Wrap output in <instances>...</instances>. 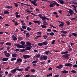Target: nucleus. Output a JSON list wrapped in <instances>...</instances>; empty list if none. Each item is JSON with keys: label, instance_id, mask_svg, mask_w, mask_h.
<instances>
[{"label": "nucleus", "instance_id": "obj_1", "mask_svg": "<svg viewBox=\"0 0 77 77\" xmlns=\"http://www.w3.org/2000/svg\"><path fill=\"white\" fill-rule=\"evenodd\" d=\"M3 53L4 54H5V55L6 57H8L10 56V54L7 53V51H4Z\"/></svg>", "mask_w": 77, "mask_h": 77}, {"label": "nucleus", "instance_id": "obj_2", "mask_svg": "<svg viewBox=\"0 0 77 77\" xmlns=\"http://www.w3.org/2000/svg\"><path fill=\"white\" fill-rule=\"evenodd\" d=\"M70 55L69 54H66L65 55H63L62 56V57H64V58H65L66 59H69V57L68 56H69Z\"/></svg>", "mask_w": 77, "mask_h": 77}, {"label": "nucleus", "instance_id": "obj_3", "mask_svg": "<svg viewBox=\"0 0 77 77\" xmlns=\"http://www.w3.org/2000/svg\"><path fill=\"white\" fill-rule=\"evenodd\" d=\"M33 0V1H34L30 0V1L31 3H32L33 5H34V6H37V4H36V0Z\"/></svg>", "mask_w": 77, "mask_h": 77}, {"label": "nucleus", "instance_id": "obj_4", "mask_svg": "<svg viewBox=\"0 0 77 77\" xmlns=\"http://www.w3.org/2000/svg\"><path fill=\"white\" fill-rule=\"evenodd\" d=\"M16 45L17 47V48H24V46L23 45Z\"/></svg>", "mask_w": 77, "mask_h": 77}, {"label": "nucleus", "instance_id": "obj_5", "mask_svg": "<svg viewBox=\"0 0 77 77\" xmlns=\"http://www.w3.org/2000/svg\"><path fill=\"white\" fill-rule=\"evenodd\" d=\"M65 66H69V67H71V66H72V64L70 63H66L65 64Z\"/></svg>", "mask_w": 77, "mask_h": 77}, {"label": "nucleus", "instance_id": "obj_6", "mask_svg": "<svg viewBox=\"0 0 77 77\" xmlns=\"http://www.w3.org/2000/svg\"><path fill=\"white\" fill-rule=\"evenodd\" d=\"M23 57L24 59H28V58H29L30 57V56L27 55H23Z\"/></svg>", "mask_w": 77, "mask_h": 77}, {"label": "nucleus", "instance_id": "obj_7", "mask_svg": "<svg viewBox=\"0 0 77 77\" xmlns=\"http://www.w3.org/2000/svg\"><path fill=\"white\" fill-rule=\"evenodd\" d=\"M32 45L28 46V47H26V50H31V48H32Z\"/></svg>", "mask_w": 77, "mask_h": 77}, {"label": "nucleus", "instance_id": "obj_8", "mask_svg": "<svg viewBox=\"0 0 77 77\" xmlns=\"http://www.w3.org/2000/svg\"><path fill=\"white\" fill-rule=\"evenodd\" d=\"M16 69V70H17V71H22L23 70V69H19V67H18L16 68V69Z\"/></svg>", "mask_w": 77, "mask_h": 77}, {"label": "nucleus", "instance_id": "obj_9", "mask_svg": "<svg viewBox=\"0 0 77 77\" xmlns=\"http://www.w3.org/2000/svg\"><path fill=\"white\" fill-rule=\"evenodd\" d=\"M61 24H60L59 25L60 27L61 28L63 27V26L64 25V23L61 22Z\"/></svg>", "mask_w": 77, "mask_h": 77}, {"label": "nucleus", "instance_id": "obj_10", "mask_svg": "<svg viewBox=\"0 0 77 77\" xmlns=\"http://www.w3.org/2000/svg\"><path fill=\"white\" fill-rule=\"evenodd\" d=\"M56 68H57L58 69H61V68H63V65H60L57 66Z\"/></svg>", "mask_w": 77, "mask_h": 77}, {"label": "nucleus", "instance_id": "obj_11", "mask_svg": "<svg viewBox=\"0 0 77 77\" xmlns=\"http://www.w3.org/2000/svg\"><path fill=\"white\" fill-rule=\"evenodd\" d=\"M17 62H16V63H18L19 62H22V59H21L20 58H19L17 60Z\"/></svg>", "mask_w": 77, "mask_h": 77}, {"label": "nucleus", "instance_id": "obj_12", "mask_svg": "<svg viewBox=\"0 0 77 77\" xmlns=\"http://www.w3.org/2000/svg\"><path fill=\"white\" fill-rule=\"evenodd\" d=\"M51 3H52V4H53L54 5H56V4H57V3L54 1H51Z\"/></svg>", "mask_w": 77, "mask_h": 77}, {"label": "nucleus", "instance_id": "obj_13", "mask_svg": "<svg viewBox=\"0 0 77 77\" xmlns=\"http://www.w3.org/2000/svg\"><path fill=\"white\" fill-rule=\"evenodd\" d=\"M33 22L35 23H38L39 24H41V22L37 20L33 21Z\"/></svg>", "mask_w": 77, "mask_h": 77}, {"label": "nucleus", "instance_id": "obj_14", "mask_svg": "<svg viewBox=\"0 0 77 77\" xmlns=\"http://www.w3.org/2000/svg\"><path fill=\"white\" fill-rule=\"evenodd\" d=\"M61 72L63 74H67L68 72L66 70H63Z\"/></svg>", "mask_w": 77, "mask_h": 77}, {"label": "nucleus", "instance_id": "obj_15", "mask_svg": "<svg viewBox=\"0 0 77 77\" xmlns=\"http://www.w3.org/2000/svg\"><path fill=\"white\" fill-rule=\"evenodd\" d=\"M12 38H13V39L14 41H16V40L17 39V38L15 37V36H14V35H12Z\"/></svg>", "mask_w": 77, "mask_h": 77}, {"label": "nucleus", "instance_id": "obj_16", "mask_svg": "<svg viewBox=\"0 0 77 77\" xmlns=\"http://www.w3.org/2000/svg\"><path fill=\"white\" fill-rule=\"evenodd\" d=\"M69 52L68 51H66V52H61V54H68Z\"/></svg>", "mask_w": 77, "mask_h": 77}, {"label": "nucleus", "instance_id": "obj_17", "mask_svg": "<svg viewBox=\"0 0 77 77\" xmlns=\"http://www.w3.org/2000/svg\"><path fill=\"white\" fill-rule=\"evenodd\" d=\"M51 51H46L45 52V54H47V55H48V54L49 53V54H51Z\"/></svg>", "mask_w": 77, "mask_h": 77}, {"label": "nucleus", "instance_id": "obj_18", "mask_svg": "<svg viewBox=\"0 0 77 77\" xmlns=\"http://www.w3.org/2000/svg\"><path fill=\"white\" fill-rule=\"evenodd\" d=\"M69 12L70 14H72L74 13V12H73L71 9H69Z\"/></svg>", "mask_w": 77, "mask_h": 77}, {"label": "nucleus", "instance_id": "obj_19", "mask_svg": "<svg viewBox=\"0 0 77 77\" xmlns=\"http://www.w3.org/2000/svg\"><path fill=\"white\" fill-rule=\"evenodd\" d=\"M16 71H17V70H16V69H14L11 71V72L13 74H15V72H16Z\"/></svg>", "mask_w": 77, "mask_h": 77}, {"label": "nucleus", "instance_id": "obj_20", "mask_svg": "<svg viewBox=\"0 0 77 77\" xmlns=\"http://www.w3.org/2000/svg\"><path fill=\"white\" fill-rule=\"evenodd\" d=\"M30 11V10H29L28 8L26 9L25 10V12H28L27 13L28 14H29V12H30V11Z\"/></svg>", "mask_w": 77, "mask_h": 77}, {"label": "nucleus", "instance_id": "obj_21", "mask_svg": "<svg viewBox=\"0 0 77 77\" xmlns=\"http://www.w3.org/2000/svg\"><path fill=\"white\" fill-rule=\"evenodd\" d=\"M6 45H8L9 46H11V45H12V44L10 42H7L6 43Z\"/></svg>", "mask_w": 77, "mask_h": 77}, {"label": "nucleus", "instance_id": "obj_22", "mask_svg": "<svg viewBox=\"0 0 77 77\" xmlns=\"http://www.w3.org/2000/svg\"><path fill=\"white\" fill-rule=\"evenodd\" d=\"M8 60V58H4L2 59L3 61H7Z\"/></svg>", "mask_w": 77, "mask_h": 77}, {"label": "nucleus", "instance_id": "obj_23", "mask_svg": "<svg viewBox=\"0 0 77 77\" xmlns=\"http://www.w3.org/2000/svg\"><path fill=\"white\" fill-rule=\"evenodd\" d=\"M4 14H10V13L8 12V11H4Z\"/></svg>", "mask_w": 77, "mask_h": 77}, {"label": "nucleus", "instance_id": "obj_24", "mask_svg": "<svg viewBox=\"0 0 77 77\" xmlns=\"http://www.w3.org/2000/svg\"><path fill=\"white\" fill-rule=\"evenodd\" d=\"M40 60H44L43 56L41 55L39 57Z\"/></svg>", "mask_w": 77, "mask_h": 77}, {"label": "nucleus", "instance_id": "obj_25", "mask_svg": "<svg viewBox=\"0 0 77 77\" xmlns=\"http://www.w3.org/2000/svg\"><path fill=\"white\" fill-rule=\"evenodd\" d=\"M59 2H60V3H61V5H63V4H64V2L62 0H59Z\"/></svg>", "mask_w": 77, "mask_h": 77}, {"label": "nucleus", "instance_id": "obj_26", "mask_svg": "<svg viewBox=\"0 0 77 77\" xmlns=\"http://www.w3.org/2000/svg\"><path fill=\"white\" fill-rule=\"evenodd\" d=\"M26 50V49L25 48V49H21L20 50V51L21 52H24Z\"/></svg>", "mask_w": 77, "mask_h": 77}, {"label": "nucleus", "instance_id": "obj_27", "mask_svg": "<svg viewBox=\"0 0 77 77\" xmlns=\"http://www.w3.org/2000/svg\"><path fill=\"white\" fill-rule=\"evenodd\" d=\"M42 43H43V45H47V44H48V42L46 41H45L44 42H43Z\"/></svg>", "mask_w": 77, "mask_h": 77}, {"label": "nucleus", "instance_id": "obj_28", "mask_svg": "<svg viewBox=\"0 0 77 77\" xmlns=\"http://www.w3.org/2000/svg\"><path fill=\"white\" fill-rule=\"evenodd\" d=\"M26 38H29V37L30 36V35L29 34V32L27 33L26 34Z\"/></svg>", "mask_w": 77, "mask_h": 77}, {"label": "nucleus", "instance_id": "obj_29", "mask_svg": "<svg viewBox=\"0 0 77 77\" xmlns=\"http://www.w3.org/2000/svg\"><path fill=\"white\" fill-rule=\"evenodd\" d=\"M48 57L46 56H43V60H47Z\"/></svg>", "mask_w": 77, "mask_h": 77}, {"label": "nucleus", "instance_id": "obj_30", "mask_svg": "<svg viewBox=\"0 0 77 77\" xmlns=\"http://www.w3.org/2000/svg\"><path fill=\"white\" fill-rule=\"evenodd\" d=\"M20 44L22 45H25V44H26V43L22 41L20 42Z\"/></svg>", "mask_w": 77, "mask_h": 77}, {"label": "nucleus", "instance_id": "obj_31", "mask_svg": "<svg viewBox=\"0 0 77 77\" xmlns=\"http://www.w3.org/2000/svg\"><path fill=\"white\" fill-rule=\"evenodd\" d=\"M45 16L43 17H42V21H46L45 20Z\"/></svg>", "mask_w": 77, "mask_h": 77}, {"label": "nucleus", "instance_id": "obj_32", "mask_svg": "<svg viewBox=\"0 0 77 77\" xmlns=\"http://www.w3.org/2000/svg\"><path fill=\"white\" fill-rule=\"evenodd\" d=\"M22 27L23 29H26V28H27V26H26L23 25L22 26Z\"/></svg>", "mask_w": 77, "mask_h": 77}, {"label": "nucleus", "instance_id": "obj_33", "mask_svg": "<svg viewBox=\"0 0 77 77\" xmlns=\"http://www.w3.org/2000/svg\"><path fill=\"white\" fill-rule=\"evenodd\" d=\"M43 23L44 25L47 26V25H48V23L46 22V21H44Z\"/></svg>", "mask_w": 77, "mask_h": 77}, {"label": "nucleus", "instance_id": "obj_34", "mask_svg": "<svg viewBox=\"0 0 77 77\" xmlns=\"http://www.w3.org/2000/svg\"><path fill=\"white\" fill-rule=\"evenodd\" d=\"M5 8L7 9H11L12 8V6H7L5 7Z\"/></svg>", "mask_w": 77, "mask_h": 77}, {"label": "nucleus", "instance_id": "obj_35", "mask_svg": "<svg viewBox=\"0 0 77 77\" xmlns=\"http://www.w3.org/2000/svg\"><path fill=\"white\" fill-rule=\"evenodd\" d=\"M17 56V54H12V57H16Z\"/></svg>", "mask_w": 77, "mask_h": 77}, {"label": "nucleus", "instance_id": "obj_36", "mask_svg": "<svg viewBox=\"0 0 77 77\" xmlns=\"http://www.w3.org/2000/svg\"><path fill=\"white\" fill-rule=\"evenodd\" d=\"M26 44L28 45V46H30V45H32L31 43L29 42H26Z\"/></svg>", "mask_w": 77, "mask_h": 77}, {"label": "nucleus", "instance_id": "obj_37", "mask_svg": "<svg viewBox=\"0 0 77 77\" xmlns=\"http://www.w3.org/2000/svg\"><path fill=\"white\" fill-rule=\"evenodd\" d=\"M54 5L51 3L50 5H49V6H50V8H53V7H54Z\"/></svg>", "mask_w": 77, "mask_h": 77}, {"label": "nucleus", "instance_id": "obj_38", "mask_svg": "<svg viewBox=\"0 0 77 77\" xmlns=\"http://www.w3.org/2000/svg\"><path fill=\"white\" fill-rule=\"evenodd\" d=\"M16 60V58L14 57H13L11 59V61H14V60Z\"/></svg>", "mask_w": 77, "mask_h": 77}, {"label": "nucleus", "instance_id": "obj_39", "mask_svg": "<svg viewBox=\"0 0 77 77\" xmlns=\"http://www.w3.org/2000/svg\"><path fill=\"white\" fill-rule=\"evenodd\" d=\"M41 26L42 28H46L47 27V26H45L44 25H41Z\"/></svg>", "mask_w": 77, "mask_h": 77}, {"label": "nucleus", "instance_id": "obj_40", "mask_svg": "<svg viewBox=\"0 0 77 77\" xmlns=\"http://www.w3.org/2000/svg\"><path fill=\"white\" fill-rule=\"evenodd\" d=\"M50 35L51 36H53V35H54V33L53 32H50Z\"/></svg>", "mask_w": 77, "mask_h": 77}, {"label": "nucleus", "instance_id": "obj_41", "mask_svg": "<svg viewBox=\"0 0 77 77\" xmlns=\"http://www.w3.org/2000/svg\"><path fill=\"white\" fill-rule=\"evenodd\" d=\"M38 16L39 17H40V18H41V19L43 17V16L42 15H41V14H39L38 15Z\"/></svg>", "mask_w": 77, "mask_h": 77}, {"label": "nucleus", "instance_id": "obj_42", "mask_svg": "<svg viewBox=\"0 0 77 77\" xmlns=\"http://www.w3.org/2000/svg\"><path fill=\"white\" fill-rule=\"evenodd\" d=\"M38 46H41L43 45V44L42 43H39L38 44Z\"/></svg>", "mask_w": 77, "mask_h": 77}, {"label": "nucleus", "instance_id": "obj_43", "mask_svg": "<svg viewBox=\"0 0 77 77\" xmlns=\"http://www.w3.org/2000/svg\"><path fill=\"white\" fill-rule=\"evenodd\" d=\"M72 35H73V36H74L76 37L77 36V34L75 33H72Z\"/></svg>", "mask_w": 77, "mask_h": 77}, {"label": "nucleus", "instance_id": "obj_44", "mask_svg": "<svg viewBox=\"0 0 77 77\" xmlns=\"http://www.w3.org/2000/svg\"><path fill=\"white\" fill-rule=\"evenodd\" d=\"M14 24L15 25V26H18V22H17V21H16L14 23Z\"/></svg>", "mask_w": 77, "mask_h": 77}, {"label": "nucleus", "instance_id": "obj_45", "mask_svg": "<svg viewBox=\"0 0 77 77\" xmlns=\"http://www.w3.org/2000/svg\"><path fill=\"white\" fill-rule=\"evenodd\" d=\"M43 38L44 39H47V35H44L43 36Z\"/></svg>", "mask_w": 77, "mask_h": 77}, {"label": "nucleus", "instance_id": "obj_46", "mask_svg": "<svg viewBox=\"0 0 77 77\" xmlns=\"http://www.w3.org/2000/svg\"><path fill=\"white\" fill-rule=\"evenodd\" d=\"M31 72H32L34 73L35 72V69H31Z\"/></svg>", "mask_w": 77, "mask_h": 77}, {"label": "nucleus", "instance_id": "obj_47", "mask_svg": "<svg viewBox=\"0 0 77 77\" xmlns=\"http://www.w3.org/2000/svg\"><path fill=\"white\" fill-rule=\"evenodd\" d=\"M71 72H72V73H76V71L74 70H72L71 71Z\"/></svg>", "mask_w": 77, "mask_h": 77}, {"label": "nucleus", "instance_id": "obj_48", "mask_svg": "<svg viewBox=\"0 0 77 77\" xmlns=\"http://www.w3.org/2000/svg\"><path fill=\"white\" fill-rule=\"evenodd\" d=\"M66 23H67V25H69L70 23H71L70 22L68 21H66Z\"/></svg>", "mask_w": 77, "mask_h": 77}, {"label": "nucleus", "instance_id": "obj_49", "mask_svg": "<svg viewBox=\"0 0 77 77\" xmlns=\"http://www.w3.org/2000/svg\"><path fill=\"white\" fill-rule=\"evenodd\" d=\"M14 5L15 7H18V4H17V3H14Z\"/></svg>", "mask_w": 77, "mask_h": 77}, {"label": "nucleus", "instance_id": "obj_50", "mask_svg": "<svg viewBox=\"0 0 77 77\" xmlns=\"http://www.w3.org/2000/svg\"><path fill=\"white\" fill-rule=\"evenodd\" d=\"M26 30H31V28L29 27H27L26 28Z\"/></svg>", "mask_w": 77, "mask_h": 77}, {"label": "nucleus", "instance_id": "obj_51", "mask_svg": "<svg viewBox=\"0 0 77 77\" xmlns=\"http://www.w3.org/2000/svg\"><path fill=\"white\" fill-rule=\"evenodd\" d=\"M32 63H37V61L36 60H34L32 62Z\"/></svg>", "mask_w": 77, "mask_h": 77}, {"label": "nucleus", "instance_id": "obj_52", "mask_svg": "<svg viewBox=\"0 0 77 77\" xmlns=\"http://www.w3.org/2000/svg\"><path fill=\"white\" fill-rule=\"evenodd\" d=\"M20 15H18L16 16V17L17 18H20Z\"/></svg>", "mask_w": 77, "mask_h": 77}, {"label": "nucleus", "instance_id": "obj_53", "mask_svg": "<svg viewBox=\"0 0 77 77\" xmlns=\"http://www.w3.org/2000/svg\"><path fill=\"white\" fill-rule=\"evenodd\" d=\"M19 40H20V41H21L22 40H23V37H19L18 38Z\"/></svg>", "mask_w": 77, "mask_h": 77}, {"label": "nucleus", "instance_id": "obj_54", "mask_svg": "<svg viewBox=\"0 0 77 77\" xmlns=\"http://www.w3.org/2000/svg\"><path fill=\"white\" fill-rule=\"evenodd\" d=\"M61 36L62 37H63L64 36H66V35H65V34H62L61 35Z\"/></svg>", "mask_w": 77, "mask_h": 77}, {"label": "nucleus", "instance_id": "obj_55", "mask_svg": "<svg viewBox=\"0 0 77 77\" xmlns=\"http://www.w3.org/2000/svg\"><path fill=\"white\" fill-rule=\"evenodd\" d=\"M40 54H38L36 55V57H37L38 58H39V57H40Z\"/></svg>", "mask_w": 77, "mask_h": 77}, {"label": "nucleus", "instance_id": "obj_56", "mask_svg": "<svg viewBox=\"0 0 77 77\" xmlns=\"http://www.w3.org/2000/svg\"><path fill=\"white\" fill-rule=\"evenodd\" d=\"M68 32L67 31H63V33L64 34H66V33H67Z\"/></svg>", "mask_w": 77, "mask_h": 77}, {"label": "nucleus", "instance_id": "obj_57", "mask_svg": "<svg viewBox=\"0 0 77 77\" xmlns=\"http://www.w3.org/2000/svg\"><path fill=\"white\" fill-rule=\"evenodd\" d=\"M72 7H73V8H75V9H76V7H77V6L74 5H72Z\"/></svg>", "mask_w": 77, "mask_h": 77}, {"label": "nucleus", "instance_id": "obj_58", "mask_svg": "<svg viewBox=\"0 0 77 77\" xmlns=\"http://www.w3.org/2000/svg\"><path fill=\"white\" fill-rule=\"evenodd\" d=\"M74 68H77V65L75 64L73 66Z\"/></svg>", "mask_w": 77, "mask_h": 77}, {"label": "nucleus", "instance_id": "obj_59", "mask_svg": "<svg viewBox=\"0 0 77 77\" xmlns=\"http://www.w3.org/2000/svg\"><path fill=\"white\" fill-rule=\"evenodd\" d=\"M59 76V75H55L54 76V77H58Z\"/></svg>", "mask_w": 77, "mask_h": 77}, {"label": "nucleus", "instance_id": "obj_60", "mask_svg": "<svg viewBox=\"0 0 77 77\" xmlns=\"http://www.w3.org/2000/svg\"><path fill=\"white\" fill-rule=\"evenodd\" d=\"M47 31L48 32H51V29H48L47 30Z\"/></svg>", "mask_w": 77, "mask_h": 77}, {"label": "nucleus", "instance_id": "obj_61", "mask_svg": "<svg viewBox=\"0 0 77 77\" xmlns=\"http://www.w3.org/2000/svg\"><path fill=\"white\" fill-rule=\"evenodd\" d=\"M30 75H29V74H28V75H27L25 76L26 77H30Z\"/></svg>", "mask_w": 77, "mask_h": 77}, {"label": "nucleus", "instance_id": "obj_62", "mask_svg": "<svg viewBox=\"0 0 77 77\" xmlns=\"http://www.w3.org/2000/svg\"><path fill=\"white\" fill-rule=\"evenodd\" d=\"M54 42H55V40H53V42H52V44H54Z\"/></svg>", "mask_w": 77, "mask_h": 77}, {"label": "nucleus", "instance_id": "obj_63", "mask_svg": "<svg viewBox=\"0 0 77 77\" xmlns=\"http://www.w3.org/2000/svg\"><path fill=\"white\" fill-rule=\"evenodd\" d=\"M4 44V42H0V45H3Z\"/></svg>", "mask_w": 77, "mask_h": 77}, {"label": "nucleus", "instance_id": "obj_64", "mask_svg": "<svg viewBox=\"0 0 77 77\" xmlns=\"http://www.w3.org/2000/svg\"><path fill=\"white\" fill-rule=\"evenodd\" d=\"M29 77H36V76L33 75H30Z\"/></svg>", "mask_w": 77, "mask_h": 77}]
</instances>
